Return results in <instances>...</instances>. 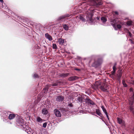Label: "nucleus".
<instances>
[{
  "mask_svg": "<svg viewBox=\"0 0 134 134\" xmlns=\"http://www.w3.org/2000/svg\"><path fill=\"white\" fill-rule=\"evenodd\" d=\"M80 58H81V57H78V59H80Z\"/></svg>",
  "mask_w": 134,
  "mask_h": 134,
  "instance_id": "obj_49",
  "label": "nucleus"
},
{
  "mask_svg": "<svg viewBox=\"0 0 134 134\" xmlns=\"http://www.w3.org/2000/svg\"><path fill=\"white\" fill-rule=\"evenodd\" d=\"M64 42V39L60 38L58 39V42L60 44H63Z\"/></svg>",
  "mask_w": 134,
  "mask_h": 134,
  "instance_id": "obj_18",
  "label": "nucleus"
},
{
  "mask_svg": "<svg viewBox=\"0 0 134 134\" xmlns=\"http://www.w3.org/2000/svg\"><path fill=\"white\" fill-rule=\"evenodd\" d=\"M75 70H77V71H79L80 70V69H75Z\"/></svg>",
  "mask_w": 134,
  "mask_h": 134,
  "instance_id": "obj_46",
  "label": "nucleus"
},
{
  "mask_svg": "<svg viewBox=\"0 0 134 134\" xmlns=\"http://www.w3.org/2000/svg\"><path fill=\"white\" fill-rule=\"evenodd\" d=\"M78 77L76 76H71L68 78V80L69 81H73L78 79Z\"/></svg>",
  "mask_w": 134,
  "mask_h": 134,
  "instance_id": "obj_14",
  "label": "nucleus"
},
{
  "mask_svg": "<svg viewBox=\"0 0 134 134\" xmlns=\"http://www.w3.org/2000/svg\"><path fill=\"white\" fill-rule=\"evenodd\" d=\"M96 114L101 117V119L103 121H104V120H103V115L101 113L99 109H96Z\"/></svg>",
  "mask_w": 134,
  "mask_h": 134,
  "instance_id": "obj_7",
  "label": "nucleus"
},
{
  "mask_svg": "<svg viewBox=\"0 0 134 134\" xmlns=\"http://www.w3.org/2000/svg\"><path fill=\"white\" fill-rule=\"evenodd\" d=\"M47 125V123L46 122L44 123L43 124V127L44 128H45L46 127Z\"/></svg>",
  "mask_w": 134,
  "mask_h": 134,
  "instance_id": "obj_36",
  "label": "nucleus"
},
{
  "mask_svg": "<svg viewBox=\"0 0 134 134\" xmlns=\"http://www.w3.org/2000/svg\"><path fill=\"white\" fill-rule=\"evenodd\" d=\"M132 22L130 21H128L127 22V25L128 26H130L132 25Z\"/></svg>",
  "mask_w": 134,
  "mask_h": 134,
  "instance_id": "obj_29",
  "label": "nucleus"
},
{
  "mask_svg": "<svg viewBox=\"0 0 134 134\" xmlns=\"http://www.w3.org/2000/svg\"><path fill=\"white\" fill-rule=\"evenodd\" d=\"M54 112L55 115L57 117H60L61 116V114L60 111L57 109H55Z\"/></svg>",
  "mask_w": 134,
  "mask_h": 134,
  "instance_id": "obj_6",
  "label": "nucleus"
},
{
  "mask_svg": "<svg viewBox=\"0 0 134 134\" xmlns=\"http://www.w3.org/2000/svg\"><path fill=\"white\" fill-rule=\"evenodd\" d=\"M121 76L122 74L121 73H119L117 75L118 80L119 82H121Z\"/></svg>",
  "mask_w": 134,
  "mask_h": 134,
  "instance_id": "obj_20",
  "label": "nucleus"
},
{
  "mask_svg": "<svg viewBox=\"0 0 134 134\" xmlns=\"http://www.w3.org/2000/svg\"><path fill=\"white\" fill-rule=\"evenodd\" d=\"M100 18L99 16H97V20H99Z\"/></svg>",
  "mask_w": 134,
  "mask_h": 134,
  "instance_id": "obj_44",
  "label": "nucleus"
},
{
  "mask_svg": "<svg viewBox=\"0 0 134 134\" xmlns=\"http://www.w3.org/2000/svg\"><path fill=\"white\" fill-rule=\"evenodd\" d=\"M85 102L86 103H87L88 104L93 105L94 104V103L90 99L88 98H86L85 99Z\"/></svg>",
  "mask_w": 134,
  "mask_h": 134,
  "instance_id": "obj_8",
  "label": "nucleus"
},
{
  "mask_svg": "<svg viewBox=\"0 0 134 134\" xmlns=\"http://www.w3.org/2000/svg\"><path fill=\"white\" fill-rule=\"evenodd\" d=\"M133 101H130L129 102V104L130 105V106H133Z\"/></svg>",
  "mask_w": 134,
  "mask_h": 134,
  "instance_id": "obj_37",
  "label": "nucleus"
},
{
  "mask_svg": "<svg viewBox=\"0 0 134 134\" xmlns=\"http://www.w3.org/2000/svg\"><path fill=\"white\" fill-rule=\"evenodd\" d=\"M24 120L21 118L18 119L16 121V124L18 126H21L24 127Z\"/></svg>",
  "mask_w": 134,
  "mask_h": 134,
  "instance_id": "obj_3",
  "label": "nucleus"
},
{
  "mask_svg": "<svg viewBox=\"0 0 134 134\" xmlns=\"http://www.w3.org/2000/svg\"><path fill=\"white\" fill-rule=\"evenodd\" d=\"M58 85V82H56L55 83H54L53 84H52L51 85V86H57Z\"/></svg>",
  "mask_w": 134,
  "mask_h": 134,
  "instance_id": "obj_33",
  "label": "nucleus"
},
{
  "mask_svg": "<svg viewBox=\"0 0 134 134\" xmlns=\"http://www.w3.org/2000/svg\"><path fill=\"white\" fill-rule=\"evenodd\" d=\"M113 70L114 71H116V67L113 66Z\"/></svg>",
  "mask_w": 134,
  "mask_h": 134,
  "instance_id": "obj_38",
  "label": "nucleus"
},
{
  "mask_svg": "<svg viewBox=\"0 0 134 134\" xmlns=\"http://www.w3.org/2000/svg\"><path fill=\"white\" fill-rule=\"evenodd\" d=\"M68 107H70V108H71L73 107V105L71 103H69L68 105Z\"/></svg>",
  "mask_w": 134,
  "mask_h": 134,
  "instance_id": "obj_32",
  "label": "nucleus"
},
{
  "mask_svg": "<svg viewBox=\"0 0 134 134\" xmlns=\"http://www.w3.org/2000/svg\"><path fill=\"white\" fill-rule=\"evenodd\" d=\"M80 19L82 20L83 21H85V19L84 18L83 15L81 14L79 16V17Z\"/></svg>",
  "mask_w": 134,
  "mask_h": 134,
  "instance_id": "obj_21",
  "label": "nucleus"
},
{
  "mask_svg": "<svg viewBox=\"0 0 134 134\" xmlns=\"http://www.w3.org/2000/svg\"><path fill=\"white\" fill-rule=\"evenodd\" d=\"M97 58V56L95 55H92L91 56V59H95Z\"/></svg>",
  "mask_w": 134,
  "mask_h": 134,
  "instance_id": "obj_34",
  "label": "nucleus"
},
{
  "mask_svg": "<svg viewBox=\"0 0 134 134\" xmlns=\"http://www.w3.org/2000/svg\"><path fill=\"white\" fill-rule=\"evenodd\" d=\"M129 108L130 112L133 113V111H134V106L133 105L130 106L129 107Z\"/></svg>",
  "mask_w": 134,
  "mask_h": 134,
  "instance_id": "obj_24",
  "label": "nucleus"
},
{
  "mask_svg": "<svg viewBox=\"0 0 134 134\" xmlns=\"http://www.w3.org/2000/svg\"><path fill=\"white\" fill-rule=\"evenodd\" d=\"M53 48L54 49H56L57 48L56 44H55L53 43Z\"/></svg>",
  "mask_w": 134,
  "mask_h": 134,
  "instance_id": "obj_31",
  "label": "nucleus"
},
{
  "mask_svg": "<svg viewBox=\"0 0 134 134\" xmlns=\"http://www.w3.org/2000/svg\"><path fill=\"white\" fill-rule=\"evenodd\" d=\"M34 78H38L39 77V76L37 74H35L34 75Z\"/></svg>",
  "mask_w": 134,
  "mask_h": 134,
  "instance_id": "obj_35",
  "label": "nucleus"
},
{
  "mask_svg": "<svg viewBox=\"0 0 134 134\" xmlns=\"http://www.w3.org/2000/svg\"><path fill=\"white\" fill-rule=\"evenodd\" d=\"M37 121L38 122H41L42 121V119L40 117H37Z\"/></svg>",
  "mask_w": 134,
  "mask_h": 134,
  "instance_id": "obj_28",
  "label": "nucleus"
},
{
  "mask_svg": "<svg viewBox=\"0 0 134 134\" xmlns=\"http://www.w3.org/2000/svg\"><path fill=\"white\" fill-rule=\"evenodd\" d=\"M122 83L123 85L125 87H126L127 86V85L125 83V80H123L122 81Z\"/></svg>",
  "mask_w": 134,
  "mask_h": 134,
  "instance_id": "obj_30",
  "label": "nucleus"
},
{
  "mask_svg": "<svg viewBox=\"0 0 134 134\" xmlns=\"http://www.w3.org/2000/svg\"><path fill=\"white\" fill-rule=\"evenodd\" d=\"M121 58H126V57L127 56L126 54L125 53H123L121 54Z\"/></svg>",
  "mask_w": 134,
  "mask_h": 134,
  "instance_id": "obj_27",
  "label": "nucleus"
},
{
  "mask_svg": "<svg viewBox=\"0 0 134 134\" xmlns=\"http://www.w3.org/2000/svg\"><path fill=\"white\" fill-rule=\"evenodd\" d=\"M101 108L102 109V110L104 113L105 114H107V110H106V109L103 106H102L101 107Z\"/></svg>",
  "mask_w": 134,
  "mask_h": 134,
  "instance_id": "obj_26",
  "label": "nucleus"
},
{
  "mask_svg": "<svg viewBox=\"0 0 134 134\" xmlns=\"http://www.w3.org/2000/svg\"><path fill=\"white\" fill-rule=\"evenodd\" d=\"M107 116V117L108 119V120L109 121V116H108V113H107V114H105Z\"/></svg>",
  "mask_w": 134,
  "mask_h": 134,
  "instance_id": "obj_42",
  "label": "nucleus"
},
{
  "mask_svg": "<svg viewBox=\"0 0 134 134\" xmlns=\"http://www.w3.org/2000/svg\"><path fill=\"white\" fill-rule=\"evenodd\" d=\"M115 71H114L113 70L111 72V74L113 75H114L115 74Z\"/></svg>",
  "mask_w": 134,
  "mask_h": 134,
  "instance_id": "obj_39",
  "label": "nucleus"
},
{
  "mask_svg": "<svg viewBox=\"0 0 134 134\" xmlns=\"http://www.w3.org/2000/svg\"><path fill=\"white\" fill-rule=\"evenodd\" d=\"M101 21L103 23H105L107 21V19L104 17H102L100 18Z\"/></svg>",
  "mask_w": 134,
  "mask_h": 134,
  "instance_id": "obj_22",
  "label": "nucleus"
},
{
  "mask_svg": "<svg viewBox=\"0 0 134 134\" xmlns=\"http://www.w3.org/2000/svg\"><path fill=\"white\" fill-rule=\"evenodd\" d=\"M23 130H24L28 134H32V132L31 131V129L30 128L27 129L26 127H23Z\"/></svg>",
  "mask_w": 134,
  "mask_h": 134,
  "instance_id": "obj_15",
  "label": "nucleus"
},
{
  "mask_svg": "<svg viewBox=\"0 0 134 134\" xmlns=\"http://www.w3.org/2000/svg\"><path fill=\"white\" fill-rule=\"evenodd\" d=\"M83 98L81 97H79L77 98V100L80 102H82Z\"/></svg>",
  "mask_w": 134,
  "mask_h": 134,
  "instance_id": "obj_25",
  "label": "nucleus"
},
{
  "mask_svg": "<svg viewBox=\"0 0 134 134\" xmlns=\"http://www.w3.org/2000/svg\"><path fill=\"white\" fill-rule=\"evenodd\" d=\"M117 120L119 124H121L122 126L125 125V122L123 121L121 118H117Z\"/></svg>",
  "mask_w": 134,
  "mask_h": 134,
  "instance_id": "obj_9",
  "label": "nucleus"
},
{
  "mask_svg": "<svg viewBox=\"0 0 134 134\" xmlns=\"http://www.w3.org/2000/svg\"><path fill=\"white\" fill-rule=\"evenodd\" d=\"M69 15H62L59 16L58 19V20H61L63 19H64L66 17H69Z\"/></svg>",
  "mask_w": 134,
  "mask_h": 134,
  "instance_id": "obj_13",
  "label": "nucleus"
},
{
  "mask_svg": "<svg viewBox=\"0 0 134 134\" xmlns=\"http://www.w3.org/2000/svg\"><path fill=\"white\" fill-rule=\"evenodd\" d=\"M69 73H68L65 74L62 73L59 75V76L62 77H65L68 76L69 75Z\"/></svg>",
  "mask_w": 134,
  "mask_h": 134,
  "instance_id": "obj_16",
  "label": "nucleus"
},
{
  "mask_svg": "<svg viewBox=\"0 0 134 134\" xmlns=\"http://www.w3.org/2000/svg\"><path fill=\"white\" fill-rule=\"evenodd\" d=\"M15 116V115L14 114H10L9 115L8 118L10 120L13 119Z\"/></svg>",
  "mask_w": 134,
  "mask_h": 134,
  "instance_id": "obj_17",
  "label": "nucleus"
},
{
  "mask_svg": "<svg viewBox=\"0 0 134 134\" xmlns=\"http://www.w3.org/2000/svg\"><path fill=\"white\" fill-rule=\"evenodd\" d=\"M48 111L46 108H44L42 110V112L44 115H46L48 113Z\"/></svg>",
  "mask_w": 134,
  "mask_h": 134,
  "instance_id": "obj_19",
  "label": "nucleus"
},
{
  "mask_svg": "<svg viewBox=\"0 0 134 134\" xmlns=\"http://www.w3.org/2000/svg\"><path fill=\"white\" fill-rule=\"evenodd\" d=\"M45 38L49 41H52L53 40L52 37L48 33L45 34Z\"/></svg>",
  "mask_w": 134,
  "mask_h": 134,
  "instance_id": "obj_10",
  "label": "nucleus"
},
{
  "mask_svg": "<svg viewBox=\"0 0 134 134\" xmlns=\"http://www.w3.org/2000/svg\"><path fill=\"white\" fill-rule=\"evenodd\" d=\"M129 40L130 41L131 43L133 44H134V42H133V41L131 39H130Z\"/></svg>",
  "mask_w": 134,
  "mask_h": 134,
  "instance_id": "obj_40",
  "label": "nucleus"
},
{
  "mask_svg": "<svg viewBox=\"0 0 134 134\" xmlns=\"http://www.w3.org/2000/svg\"><path fill=\"white\" fill-rule=\"evenodd\" d=\"M123 25L122 22L118 21V23L116 24L115 25V27H114L115 30H117L118 29H120L122 25Z\"/></svg>",
  "mask_w": 134,
  "mask_h": 134,
  "instance_id": "obj_4",
  "label": "nucleus"
},
{
  "mask_svg": "<svg viewBox=\"0 0 134 134\" xmlns=\"http://www.w3.org/2000/svg\"><path fill=\"white\" fill-rule=\"evenodd\" d=\"M115 14L116 15H118L119 14V13L117 11H115L114 12Z\"/></svg>",
  "mask_w": 134,
  "mask_h": 134,
  "instance_id": "obj_41",
  "label": "nucleus"
},
{
  "mask_svg": "<svg viewBox=\"0 0 134 134\" xmlns=\"http://www.w3.org/2000/svg\"><path fill=\"white\" fill-rule=\"evenodd\" d=\"M100 59H98L96 61H95L94 62L93 65L94 66H98L102 62L100 60Z\"/></svg>",
  "mask_w": 134,
  "mask_h": 134,
  "instance_id": "obj_11",
  "label": "nucleus"
},
{
  "mask_svg": "<svg viewBox=\"0 0 134 134\" xmlns=\"http://www.w3.org/2000/svg\"><path fill=\"white\" fill-rule=\"evenodd\" d=\"M97 87L104 92L107 91L108 89V86L107 84L104 83L102 85H100V86L97 85Z\"/></svg>",
  "mask_w": 134,
  "mask_h": 134,
  "instance_id": "obj_2",
  "label": "nucleus"
},
{
  "mask_svg": "<svg viewBox=\"0 0 134 134\" xmlns=\"http://www.w3.org/2000/svg\"><path fill=\"white\" fill-rule=\"evenodd\" d=\"M0 2L1 3H3V0H0Z\"/></svg>",
  "mask_w": 134,
  "mask_h": 134,
  "instance_id": "obj_47",
  "label": "nucleus"
},
{
  "mask_svg": "<svg viewBox=\"0 0 134 134\" xmlns=\"http://www.w3.org/2000/svg\"><path fill=\"white\" fill-rule=\"evenodd\" d=\"M64 99V97L62 96H58L56 98L57 101L61 102L63 101Z\"/></svg>",
  "mask_w": 134,
  "mask_h": 134,
  "instance_id": "obj_12",
  "label": "nucleus"
},
{
  "mask_svg": "<svg viewBox=\"0 0 134 134\" xmlns=\"http://www.w3.org/2000/svg\"><path fill=\"white\" fill-rule=\"evenodd\" d=\"M80 4V7L85 11V16H86L87 21L91 24H92L93 20L92 17L94 13H98V10L93 8L91 7V6L98 7L102 4V0H83Z\"/></svg>",
  "mask_w": 134,
  "mask_h": 134,
  "instance_id": "obj_1",
  "label": "nucleus"
},
{
  "mask_svg": "<svg viewBox=\"0 0 134 134\" xmlns=\"http://www.w3.org/2000/svg\"><path fill=\"white\" fill-rule=\"evenodd\" d=\"M118 19H111L110 20V23L113 27H115V25L118 22Z\"/></svg>",
  "mask_w": 134,
  "mask_h": 134,
  "instance_id": "obj_5",
  "label": "nucleus"
},
{
  "mask_svg": "<svg viewBox=\"0 0 134 134\" xmlns=\"http://www.w3.org/2000/svg\"><path fill=\"white\" fill-rule=\"evenodd\" d=\"M133 34H134V32H133Z\"/></svg>",
  "mask_w": 134,
  "mask_h": 134,
  "instance_id": "obj_50",
  "label": "nucleus"
},
{
  "mask_svg": "<svg viewBox=\"0 0 134 134\" xmlns=\"http://www.w3.org/2000/svg\"><path fill=\"white\" fill-rule=\"evenodd\" d=\"M63 109V110H64V111H65V109Z\"/></svg>",
  "mask_w": 134,
  "mask_h": 134,
  "instance_id": "obj_48",
  "label": "nucleus"
},
{
  "mask_svg": "<svg viewBox=\"0 0 134 134\" xmlns=\"http://www.w3.org/2000/svg\"><path fill=\"white\" fill-rule=\"evenodd\" d=\"M128 33H129V36L130 37H131L132 36V34L130 32H129Z\"/></svg>",
  "mask_w": 134,
  "mask_h": 134,
  "instance_id": "obj_43",
  "label": "nucleus"
},
{
  "mask_svg": "<svg viewBox=\"0 0 134 134\" xmlns=\"http://www.w3.org/2000/svg\"><path fill=\"white\" fill-rule=\"evenodd\" d=\"M63 27L64 29L66 31L68 30L69 28V26L65 24L63 25Z\"/></svg>",
  "mask_w": 134,
  "mask_h": 134,
  "instance_id": "obj_23",
  "label": "nucleus"
},
{
  "mask_svg": "<svg viewBox=\"0 0 134 134\" xmlns=\"http://www.w3.org/2000/svg\"><path fill=\"white\" fill-rule=\"evenodd\" d=\"M116 65H117L116 63H114V65L113 66L116 67Z\"/></svg>",
  "mask_w": 134,
  "mask_h": 134,
  "instance_id": "obj_45",
  "label": "nucleus"
}]
</instances>
